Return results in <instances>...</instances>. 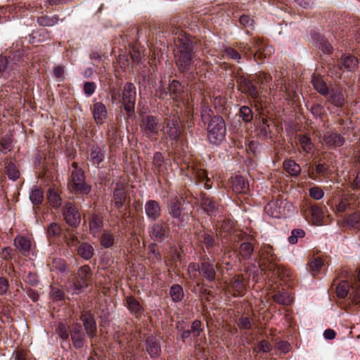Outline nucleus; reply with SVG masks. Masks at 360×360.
Instances as JSON below:
<instances>
[{
  "instance_id": "obj_1",
  "label": "nucleus",
  "mask_w": 360,
  "mask_h": 360,
  "mask_svg": "<svg viewBox=\"0 0 360 360\" xmlns=\"http://www.w3.org/2000/svg\"><path fill=\"white\" fill-rule=\"evenodd\" d=\"M174 44L177 49L176 64L181 72H186L192 63L193 41L181 32L174 38Z\"/></svg>"
},
{
  "instance_id": "obj_2",
  "label": "nucleus",
  "mask_w": 360,
  "mask_h": 360,
  "mask_svg": "<svg viewBox=\"0 0 360 360\" xmlns=\"http://www.w3.org/2000/svg\"><path fill=\"white\" fill-rule=\"evenodd\" d=\"M162 130L166 140L171 141L172 144L176 143L182 135L179 115L172 114L165 117Z\"/></svg>"
},
{
  "instance_id": "obj_3",
  "label": "nucleus",
  "mask_w": 360,
  "mask_h": 360,
  "mask_svg": "<svg viewBox=\"0 0 360 360\" xmlns=\"http://www.w3.org/2000/svg\"><path fill=\"white\" fill-rule=\"evenodd\" d=\"M251 46L246 44L243 47L240 46V49L243 51L247 49L248 52L252 53L254 51V58L257 63H262L266 57L271 56L274 53V49L272 46L266 44L259 39L252 38L250 41Z\"/></svg>"
},
{
  "instance_id": "obj_4",
  "label": "nucleus",
  "mask_w": 360,
  "mask_h": 360,
  "mask_svg": "<svg viewBox=\"0 0 360 360\" xmlns=\"http://www.w3.org/2000/svg\"><path fill=\"white\" fill-rule=\"evenodd\" d=\"M226 128L224 119L220 116H214L207 127V138L212 144L219 145L224 139Z\"/></svg>"
},
{
  "instance_id": "obj_5",
  "label": "nucleus",
  "mask_w": 360,
  "mask_h": 360,
  "mask_svg": "<svg viewBox=\"0 0 360 360\" xmlns=\"http://www.w3.org/2000/svg\"><path fill=\"white\" fill-rule=\"evenodd\" d=\"M291 205L286 200L281 198L273 199L264 207V212L274 218H281L285 217L290 211Z\"/></svg>"
},
{
  "instance_id": "obj_6",
  "label": "nucleus",
  "mask_w": 360,
  "mask_h": 360,
  "mask_svg": "<svg viewBox=\"0 0 360 360\" xmlns=\"http://www.w3.org/2000/svg\"><path fill=\"white\" fill-rule=\"evenodd\" d=\"M22 56V52L20 50L11 53L8 58L0 56V73L3 76H6L11 71L16 70L22 65V62L20 60Z\"/></svg>"
},
{
  "instance_id": "obj_7",
  "label": "nucleus",
  "mask_w": 360,
  "mask_h": 360,
  "mask_svg": "<svg viewBox=\"0 0 360 360\" xmlns=\"http://www.w3.org/2000/svg\"><path fill=\"white\" fill-rule=\"evenodd\" d=\"M136 99V91L134 84L131 82L126 83L122 89L121 102L129 116L134 112Z\"/></svg>"
},
{
  "instance_id": "obj_8",
  "label": "nucleus",
  "mask_w": 360,
  "mask_h": 360,
  "mask_svg": "<svg viewBox=\"0 0 360 360\" xmlns=\"http://www.w3.org/2000/svg\"><path fill=\"white\" fill-rule=\"evenodd\" d=\"M218 265V263L215 264V259L213 257L210 258L206 255L201 256L200 275L210 282L214 281L216 279Z\"/></svg>"
},
{
  "instance_id": "obj_9",
  "label": "nucleus",
  "mask_w": 360,
  "mask_h": 360,
  "mask_svg": "<svg viewBox=\"0 0 360 360\" xmlns=\"http://www.w3.org/2000/svg\"><path fill=\"white\" fill-rule=\"evenodd\" d=\"M140 127L143 135L152 139L159 134L161 124L158 117L148 115L142 118Z\"/></svg>"
},
{
  "instance_id": "obj_10",
  "label": "nucleus",
  "mask_w": 360,
  "mask_h": 360,
  "mask_svg": "<svg viewBox=\"0 0 360 360\" xmlns=\"http://www.w3.org/2000/svg\"><path fill=\"white\" fill-rule=\"evenodd\" d=\"M168 211L170 216L176 221L179 226H184L188 222L189 216L187 213H182V204L176 196L169 200Z\"/></svg>"
},
{
  "instance_id": "obj_11",
  "label": "nucleus",
  "mask_w": 360,
  "mask_h": 360,
  "mask_svg": "<svg viewBox=\"0 0 360 360\" xmlns=\"http://www.w3.org/2000/svg\"><path fill=\"white\" fill-rule=\"evenodd\" d=\"M75 170L72 172L70 185L73 189L82 194H88L91 191V186L85 183L84 173L82 169L77 168L76 162L72 163Z\"/></svg>"
},
{
  "instance_id": "obj_12",
  "label": "nucleus",
  "mask_w": 360,
  "mask_h": 360,
  "mask_svg": "<svg viewBox=\"0 0 360 360\" xmlns=\"http://www.w3.org/2000/svg\"><path fill=\"white\" fill-rule=\"evenodd\" d=\"M238 85V89L248 96L252 98L255 101H258L259 92L252 82L243 75L239 76L236 79Z\"/></svg>"
},
{
  "instance_id": "obj_13",
  "label": "nucleus",
  "mask_w": 360,
  "mask_h": 360,
  "mask_svg": "<svg viewBox=\"0 0 360 360\" xmlns=\"http://www.w3.org/2000/svg\"><path fill=\"white\" fill-rule=\"evenodd\" d=\"M148 230L150 238L158 242L165 240L169 233L167 225L162 221H158L151 224Z\"/></svg>"
},
{
  "instance_id": "obj_14",
  "label": "nucleus",
  "mask_w": 360,
  "mask_h": 360,
  "mask_svg": "<svg viewBox=\"0 0 360 360\" xmlns=\"http://www.w3.org/2000/svg\"><path fill=\"white\" fill-rule=\"evenodd\" d=\"M63 215L66 223L71 226H77L80 223L79 210L70 202L65 203L63 209Z\"/></svg>"
},
{
  "instance_id": "obj_15",
  "label": "nucleus",
  "mask_w": 360,
  "mask_h": 360,
  "mask_svg": "<svg viewBox=\"0 0 360 360\" xmlns=\"http://www.w3.org/2000/svg\"><path fill=\"white\" fill-rule=\"evenodd\" d=\"M229 288L233 297L243 296L246 292V282L243 276H234L230 281Z\"/></svg>"
},
{
  "instance_id": "obj_16",
  "label": "nucleus",
  "mask_w": 360,
  "mask_h": 360,
  "mask_svg": "<svg viewBox=\"0 0 360 360\" xmlns=\"http://www.w3.org/2000/svg\"><path fill=\"white\" fill-rule=\"evenodd\" d=\"M322 141L327 147L335 148L342 146L345 142V139L337 131H328L323 134Z\"/></svg>"
},
{
  "instance_id": "obj_17",
  "label": "nucleus",
  "mask_w": 360,
  "mask_h": 360,
  "mask_svg": "<svg viewBox=\"0 0 360 360\" xmlns=\"http://www.w3.org/2000/svg\"><path fill=\"white\" fill-rule=\"evenodd\" d=\"M127 200V193L125 190L124 184L122 181L117 182L114 188L112 200L114 206L120 210L125 205Z\"/></svg>"
},
{
  "instance_id": "obj_18",
  "label": "nucleus",
  "mask_w": 360,
  "mask_h": 360,
  "mask_svg": "<svg viewBox=\"0 0 360 360\" xmlns=\"http://www.w3.org/2000/svg\"><path fill=\"white\" fill-rule=\"evenodd\" d=\"M81 320L83 323L86 335L89 338H94L97 333V326L94 315L90 312H83L81 315Z\"/></svg>"
},
{
  "instance_id": "obj_19",
  "label": "nucleus",
  "mask_w": 360,
  "mask_h": 360,
  "mask_svg": "<svg viewBox=\"0 0 360 360\" xmlns=\"http://www.w3.org/2000/svg\"><path fill=\"white\" fill-rule=\"evenodd\" d=\"M89 153V161L93 165L99 167L100 164L104 161L105 158V147L94 144L90 146Z\"/></svg>"
},
{
  "instance_id": "obj_20",
  "label": "nucleus",
  "mask_w": 360,
  "mask_h": 360,
  "mask_svg": "<svg viewBox=\"0 0 360 360\" xmlns=\"http://www.w3.org/2000/svg\"><path fill=\"white\" fill-rule=\"evenodd\" d=\"M200 205L203 210L210 216H216L219 212V205L213 198L206 195L205 193L200 194Z\"/></svg>"
},
{
  "instance_id": "obj_21",
  "label": "nucleus",
  "mask_w": 360,
  "mask_h": 360,
  "mask_svg": "<svg viewBox=\"0 0 360 360\" xmlns=\"http://www.w3.org/2000/svg\"><path fill=\"white\" fill-rule=\"evenodd\" d=\"M353 199L352 195L343 194L337 199H334L332 202V207L336 213H342L349 207Z\"/></svg>"
},
{
  "instance_id": "obj_22",
  "label": "nucleus",
  "mask_w": 360,
  "mask_h": 360,
  "mask_svg": "<svg viewBox=\"0 0 360 360\" xmlns=\"http://www.w3.org/2000/svg\"><path fill=\"white\" fill-rule=\"evenodd\" d=\"M91 112L94 120L98 125L103 124L108 117L106 106L100 101L94 103Z\"/></svg>"
},
{
  "instance_id": "obj_23",
  "label": "nucleus",
  "mask_w": 360,
  "mask_h": 360,
  "mask_svg": "<svg viewBox=\"0 0 360 360\" xmlns=\"http://www.w3.org/2000/svg\"><path fill=\"white\" fill-rule=\"evenodd\" d=\"M327 100L336 107H342L345 102V95L342 89L340 86H335L328 90L326 96Z\"/></svg>"
},
{
  "instance_id": "obj_24",
  "label": "nucleus",
  "mask_w": 360,
  "mask_h": 360,
  "mask_svg": "<svg viewBox=\"0 0 360 360\" xmlns=\"http://www.w3.org/2000/svg\"><path fill=\"white\" fill-rule=\"evenodd\" d=\"M297 144L300 146V153L304 155L313 153L315 149L314 143L312 142L311 138L307 134H299L296 137Z\"/></svg>"
},
{
  "instance_id": "obj_25",
  "label": "nucleus",
  "mask_w": 360,
  "mask_h": 360,
  "mask_svg": "<svg viewBox=\"0 0 360 360\" xmlns=\"http://www.w3.org/2000/svg\"><path fill=\"white\" fill-rule=\"evenodd\" d=\"M146 349L151 358L159 357L162 352L160 340L155 337H148L146 341Z\"/></svg>"
},
{
  "instance_id": "obj_26",
  "label": "nucleus",
  "mask_w": 360,
  "mask_h": 360,
  "mask_svg": "<svg viewBox=\"0 0 360 360\" xmlns=\"http://www.w3.org/2000/svg\"><path fill=\"white\" fill-rule=\"evenodd\" d=\"M145 212L151 220H156L161 216V207L160 203L154 200H149L145 204Z\"/></svg>"
},
{
  "instance_id": "obj_27",
  "label": "nucleus",
  "mask_w": 360,
  "mask_h": 360,
  "mask_svg": "<svg viewBox=\"0 0 360 360\" xmlns=\"http://www.w3.org/2000/svg\"><path fill=\"white\" fill-rule=\"evenodd\" d=\"M89 226L91 234L95 238L98 237L103 227V217L93 214L89 218Z\"/></svg>"
},
{
  "instance_id": "obj_28",
  "label": "nucleus",
  "mask_w": 360,
  "mask_h": 360,
  "mask_svg": "<svg viewBox=\"0 0 360 360\" xmlns=\"http://www.w3.org/2000/svg\"><path fill=\"white\" fill-rule=\"evenodd\" d=\"M197 240L202 248H205L207 250L215 245V236L213 232L202 231L198 233Z\"/></svg>"
},
{
  "instance_id": "obj_29",
  "label": "nucleus",
  "mask_w": 360,
  "mask_h": 360,
  "mask_svg": "<svg viewBox=\"0 0 360 360\" xmlns=\"http://www.w3.org/2000/svg\"><path fill=\"white\" fill-rule=\"evenodd\" d=\"M126 304L128 310L131 314L139 319L144 311V308L139 301L133 296L126 297Z\"/></svg>"
},
{
  "instance_id": "obj_30",
  "label": "nucleus",
  "mask_w": 360,
  "mask_h": 360,
  "mask_svg": "<svg viewBox=\"0 0 360 360\" xmlns=\"http://www.w3.org/2000/svg\"><path fill=\"white\" fill-rule=\"evenodd\" d=\"M70 336L73 346L76 349H80L84 347L85 343V337L79 325L76 324L73 326L70 331Z\"/></svg>"
},
{
  "instance_id": "obj_31",
  "label": "nucleus",
  "mask_w": 360,
  "mask_h": 360,
  "mask_svg": "<svg viewBox=\"0 0 360 360\" xmlns=\"http://www.w3.org/2000/svg\"><path fill=\"white\" fill-rule=\"evenodd\" d=\"M169 94L173 100L184 103V92L183 88L179 82L173 80L169 85Z\"/></svg>"
},
{
  "instance_id": "obj_32",
  "label": "nucleus",
  "mask_w": 360,
  "mask_h": 360,
  "mask_svg": "<svg viewBox=\"0 0 360 360\" xmlns=\"http://www.w3.org/2000/svg\"><path fill=\"white\" fill-rule=\"evenodd\" d=\"M232 188L237 193H245L248 191L249 185L242 176L236 175L232 180Z\"/></svg>"
},
{
  "instance_id": "obj_33",
  "label": "nucleus",
  "mask_w": 360,
  "mask_h": 360,
  "mask_svg": "<svg viewBox=\"0 0 360 360\" xmlns=\"http://www.w3.org/2000/svg\"><path fill=\"white\" fill-rule=\"evenodd\" d=\"M284 170L291 176H297L301 172V167L294 160L288 159L283 162Z\"/></svg>"
},
{
  "instance_id": "obj_34",
  "label": "nucleus",
  "mask_w": 360,
  "mask_h": 360,
  "mask_svg": "<svg viewBox=\"0 0 360 360\" xmlns=\"http://www.w3.org/2000/svg\"><path fill=\"white\" fill-rule=\"evenodd\" d=\"M77 253L85 260H89L93 257L94 254V249L91 244L88 243H82L78 246Z\"/></svg>"
},
{
  "instance_id": "obj_35",
  "label": "nucleus",
  "mask_w": 360,
  "mask_h": 360,
  "mask_svg": "<svg viewBox=\"0 0 360 360\" xmlns=\"http://www.w3.org/2000/svg\"><path fill=\"white\" fill-rule=\"evenodd\" d=\"M15 245L18 249L24 255L30 250V240L24 236H17L14 240Z\"/></svg>"
},
{
  "instance_id": "obj_36",
  "label": "nucleus",
  "mask_w": 360,
  "mask_h": 360,
  "mask_svg": "<svg viewBox=\"0 0 360 360\" xmlns=\"http://www.w3.org/2000/svg\"><path fill=\"white\" fill-rule=\"evenodd\" d=\"M311 83L314 88L321 94L326 96L328 93V89L326 83L319 76H313Z\"/></svg>"
},
{
  "instance_id": "obj_37",
  "label": "nucleus",
  "mask_w": 360,
  "mask_h": 360,
  "mask_svg": "<svg viewBox=\"0 0 360 360\" xmlns=\"http://www.w3.org/2000/svg\"><path fill=\"white\" fill-rule=\"evenodd\" d=\"M309 212L313 224L316 225H321L323 218L322 208L316 205H311L309 207Z\"/></svg>"
},
{
  "instance_id": "obj_38",
  "label": "nucleus",
  "mask_w": 360,
  "mask_h": 360,
  "mask_svg": "<svg viewBox=\"0 0 360 360\" xmlns=\"http://www.w3.org/2000/svg\"><path fill=\"white\" fill-rule=\"evenodd\" d=\"M274 300L281 304L290 305L293 302V297L288 292L281 291L273 296Z\"/></svg>"
},
{
  "instance_id": "obj_39",
  "label": "nucleus",
  "mask_w": 360,
  "mask_h": 360,
  "mask_svg": "<svg viewBox=\"0 0 360 360\" xmlns=\"http://www.w3.org/2000/svg\"><path fill=\"white\" fill-rule=\"evenodd\" d=\"M342 65L348 71H354L358 67L359 61L352 55H345L342 56Z\"/></svg>"
},
{
  "instance_id": "obj_40",
  "label": "nucleus",
  "mask_w": 360,
  "mask_h": 360,
  "mask_svg": "<svg viewBox=\"0 0 360 360\" xmlns=\"http://www.w3.org/2000/svg\"><path fill=\"white\" fill-rule=\"evenodd\" d=\"M195 175L199 182L203 184L205 188L210 189L212 187V181L208 177L206 170L198 169L195 172Z\"/></svg>"
},
{
  "instance_id": "obj_41",
  "label": "nucleus",
  "mask_w": 360,
  "mask_h": 360,
  "mask_svg": "<svg viewBox=\"0 0 360 360\" xmlns=\"http://www.w3.org/2000/svg\"><path fill=\"white\" fill-rule=\"evenodd\" d=\"M88 285L84 281L79 280L78 277L70 282L69 289L75 294H79L86 288Z\"/></svg>"
},
{
  "instance_id": "obj_42",
  "label": "nucleus",
  "mask_w": 360,
  "mask_h": 360,
  "mask_svg": "<svg viewBox=\"0 0 360 360\" xmlns=\"http://www.w3.org/2000/svg\"><path fill=\"white\" fill-rule=\"evenodd\" d=\"M169 295L174 302L181 301L184 296L183 288L179 284H174L171 286Z\"/></svg>"
},
{
  "instance_id": "obj_43",
  "label": "nucleus",
  "mask_w": 360,
  "mask_h": 360,
  "mask_svg": "<svg viewBox=\"0 0 360 360\" xmlns=\"http://www.w3.org/2000/svg\"><path fill=\"white\" fill-rule=\"evenodd\" d=\"M254 251L253 245L249 242H244L240 244L239 248V254L243 259H248L250 258Z\"/></svg>"
},
{
  "instance_id": "obj_44",
  "label": "nucleus",
  "mask_w": 360,
  "mask_h": 360,
  "mask_svg": "<svg viewBox=\"0 0 360 360\" xmlns=\"http://www.w3.org/2000/svg\"><path fill=\"white\" fill-rule=\"evenodd\" d=\"M275 85L279 88V91L282 92V96L286 97L287 99H292L295 96V93H290L288 87L284 79H277L275 82Z\"/></svg>"
},
{
  "instance_id": "obj_45",
  "label": "nucleus",
  "mask_w": 360,
  "mask_h": 360,
  "mask_svg": "<svg viewBox=\"0 0 360 360\" xmlns=\"http://www.w3.org/2000/svg\"><path fill=\"white\" fill-rule=\"evenodd\" d=\"M114 241V235L110 231H104L100 238V243L105 248H109L112 246Z\"/></svg>"
},
{
  "instance_id": "obj_46",
  "label": "nucleus",
  "mask_w": 360,
  "mask_h": 360,
  "mask_svg": "<svg viewBox=\"0 0 360 360\" xmlns=\"http://www.w3.org/2000/svg\"><path fill=\"white\" fill-rule=\"evenodd\" d=\"M77 274V277L79 280L84 281L87 285H89V281H90L92 275L89 265H84L81 266L78 270Z\"/></svg>"
},
{
  "instance_id": "obj_47",
  "label": "nucleus",
  "mask_w": 360,
  "mask_h": 360,
  "mask_svg": "<svg viewBox=\"0 0 360 360\" xmlns=\"http://www.w3.org/2000/svg\"><path fill=\"white\" fill-rule=\"evenodd\" d=\"M59 19H58V17L57 15H53V16H48V15H45V16H41V17H39L37 20V23L41 25V26H47V27H50V26H53L54 25H56L58 22Z\"/></svg>"
},
{
  "instance_id": "obj_48",
  "label": "nucleus",
  "mask_w": 360,
  "mask_h": 360,
  "mask_svg": "<svg viewBox=\"0 0 360 360\" xmlns=\"http://www.w3.org/2000/svg\"><path fill=\"white\" fill-rule=\"evenodd\" d=\"M48 200L50 205L55 208L60 207L61 205V198L54 189L50 188L49 190Z\"/></svg>"
},
{
  "instance_id": "obj_49",
  "label": "nucleus",
  "mask_w": 360,
  "mask_h": 360,
  "mask_svg": "<svg viewBox=\"0 0 360 360\" xmlns=\"http://www.w3.org/2000/svg\"><path fill=\"white\" fill-rule=\"evenodd\" d=\"M271 76L266 72H259L256 75L255 81L260 84V89L263 90L264 86H267L271 81Z\"/></svg>"
},
{
  "instance_id": "obj_50",
  "label": "nucleus",
  "mask_w": 360,
  "mask_h": 360,
  "mask_svg": "<svg viewBox=\"0 0 360 360\" xmlns=\"http://www.w3.org/2000/svg\"><path fill=\"white\" fill-rule=\"evenodd\" d=\"M13 140L11 136H4L0 139V152L6 154L11 150Z\"/></svg>"
},
{
  "instance_id": "obj_51",
  "label": "nucleus",
  "mask_w": 360,
  "mask_h": 360,
  "mask_svg": "<svg viewBox=\"0 0 360 360\" xmlns=\"http://www.w3.org/2000/svg\"><path fill=\"white\" fill-rule=\"evenodd\" d=\"M239 116L245 122H250L253 119V112L252 109L246 105L240 107Z\"/></svg>"
},
{
  "instance_id": "obj_52",
  "label": "nucleus",
  "mask_w": 360,
  "mask_h": 360,
  "mask_svg": "<svg viewBox=\"0 0 360 360\" xmlns=\"http://www.w3.org/2000/svg\"><path fill=\"white\" fill-rule=\"evenodd\" d=\"M5 168L8 177L10 179L15 181L18 179L20 173L13 162H7Z\"/></svg>"
},
{
  "instance_id": "obj_53",
  "label": "nucleus",
  "mask_w": 360,
  "mask_h": 360,
  "mask_svg": "<svg viewBox=\"0 0 360 360\" xmlns=\"http://www.w3.org/2000/svg\"><path fill=\"white\" fill-rule=\"evenodd\" d=\"M349 292V285L347 281H342L336 288V294L339 298H345Z\"/></svg>"
},
{
  "instance_id": "obj_54",
  "label": "nucleus",
  "mask_w": 360,
  "mask_h": 360,
  "mask_svg": "<svg viewBox=\"0 0 360 360\" xmlns=\"http://www.w3.org/2000/svg\"><path fill=\"white\" fill-rule=\"evenodd\" d=\"M238 328L244 330H250L253 326V320L246 316H241L237 321Z\"/></svg>"
},
{
  "instance_id": "obj_55",
  "label": "nucleus",
  "mask_w": 360,
  "mask_h": 360,
  "mask_svg": "<svg viewBox=\"0 0 360 360\" xmlns=\"http://www.w3.org/2000/svg\"><path fill=\"white\" fill-rule=\"evenodd\" d=\"M30 198L34 205H40L43 202V191L40 188H34L32 191Z\"/></svg>"
},
{
  "instance_id": "obj_56",
  "label": "nucleus",
  "mask_w": 360,
  "mask_h": 360,
  "mask_svg": "<svg viewBox=\"0 0 360 360\" xmlns=\"http://www.w3.org/2000/svg\"><path fill=\"white\" fill-rule=\"evenodd\" d=\"M50 269L51 271L58 270L60 272H65L67 269V264L63 259L56 258L53 259L50 264Z\"/></svg>"
},
{
  "instance_id": "obj_57",
  "label": "nucleus",
  "mask_w": 360,
  "mask_h": 360,
  "mask_svg": "<svg viewBox=\"0 0 360 360\" xmlns=\"http://www.w3.org/2000/svg\"><path fill=\"white\" fill-rule=\"evenodd\" d=\"M347 224L355 229H360V213L355 212L348 216Z\"/></svg>"
},
{
  "instance_id": "obj_58",
  "label": "nucleus",
  "mask_w": 360,
  "mask_h": 360,
  "mask_svg": "<svg viewBox=\"0 0 360 360\" xmlns=\"http://www.w3.org/2000/svg\"><path fill=\"white\" fill-rule=\"evenodd\" d=\"M204 330L203 325L201 321L195 320L192 324L190 330L193 334L194 338H198L200 336L201 332Z\"/></svg>"
},
{
  "instance_id": "obj_59",
  "label": "nucleus",
  "mask_w": 360,
  "mask_h": 360,
  "mask_svg": "<svg viewBox=\"0 0 360 360\" xmlns=\"http://www.w3.org/2000/svg\"><path fill=\"white\" fill-rule=\"evenodd\" d=\"M305 232L302 229H293L291 231V235L288 238V242L290 244H295L298 241V238H304Z\"/></svg>"
},
{
  "instance_id": "obj_60",
  "label": "nucleus",
  "mask_w": 360,
  "mask_h": 360,
  "mask_svg": "<svg viewBox=\"0 0 360 360\" xmlns=\"http://www.w3.org/2000/svg\"><path fill=\"white\" fill-rule=\"evenodd\" d=\"M188 272L191 278L195 279L197 278L198 273L200 274V262L199 263H190L188 266Z\"/></svg>"
},
{
  "instance_id": "obj_61",
  "label": "nucleus",
  "mask_w": 360,
  "mask_h": 360,
  "mask_svg": "<svg viewBox=\"0 0 360 360\" xmlns=\"http://www.w3.org/2000/svg\"><path fill=\"white\" fill-rule=\"evenodd\" d=\"M62 229L59 224L53 222L50 224L47 229V235L49 237L59 236L61 233Z\"/></svg>"
},
{
  "instance_id": "obj_62",
  "label": "nucleus",
  "mask_w": 360,
  "mask_h": 360,
  "mask_svg": "<svg viewBox=\"0 0 360 360\" xmlns=\"http://www.w3.org/2000/svg\"><path fill=\"white\" fill-rule=\"evenodd\" d=\"M56 333L59 337L64 340H68L70 335L68 326L63 323H58L56 328Z\"/></svg>"
},
{
  "instance_id": "obj_63",
  "label": "nucleus",
  "mask_w": 360,
  "mask_h": 360,
  "mask_svg": "<svg viewBox=\"0 0 360 360\" xmlns=\"http://www.w3.org/2000/svg\"><path fill=\"white\" fill-rule=\"evenodd\" d=\"M153 164L159 172L162 171L164 165V157L160 152H156L154 154Z\"/></svg>"
},
{
  "instance_id": "obj_64",
  "label": "nucleus",
  "mask_w": 360,
  "mask_h": 360,
  "mask_svg": "<svg viewBox=\"0 0 360 360\" xmlns=\"http://www.w3.org/2000/svg\"><path fill=\"white\" fill-rule=\"evenodd\" d=\"M51 297L53 300H63L65 297V293L60 288L51 286Z\"/></svg>"
}]
</instances>
